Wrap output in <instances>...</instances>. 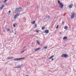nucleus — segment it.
<instances>
[{"label":"nucleus","instance_id":"2","mask_svg":"<svg viewBox=\"0 0 76 76\" xmlns=\"http://www.w3.org/2000/svg\"><path fill=\"white\" fill-rule=\"evenodd\" d=\"M22 9V8L21 7H19L17 8L15 10V11L16 13H18L19 12L20 10H21Z\"/></svg>","mask_w":76,"mask_h":76},{"label":"nucleus","instance_id":"1","mask_svg":"<svg viewBox=\"0 0 76 76\" xmlns=\"http://www.w3.org/2000/svg\"><path fill=\"white\" fill-rule=\"evenodd\" d=\"M58 3L59 4V7L60 8H63V7L64 6V5L63 4H62V3H60V1H58Z\"/></svg>","mask_w":76,"mask_h":76},{"label":"nucleus","instance_id":"14","mask_svg":"<svg viewBox=\"0 0 76 76\" xmlns=\"http://www.w3.org/2000/svg\"><path fill=\"white\" fill-rule=\"evenodd\" d=\"M67 37H65L63 38V39H67Z\"/></svg>","mask_w":76,"mask_h":76},{"label":"nucleus","instance_id":"23","mask_svg":"<svg viewBox=\"0 0 76 76\" xmlns=\"http://www.w3.org/2000/svg\"><path fill=\"white\" fill-rule=\"evenodd\" d=\"M24 51H24V50H23V51L21 52V53H24Z\"/></svg>","mask_w":76,"mask_h":76},{"label":"nucleus","instance_id":"37","mask_svg":"<svg viewBox=\"0 0 76 76\" xmlns=\"http://www.w3.org/2000/svg\"><path fill=\"white\" fill-rule=\"evenodd\" d=\"M17 24H15V25H17Z\"/></svg>","mask_w":76,"mask_h":76},{"label":"nucleus","instance_id":"16","mask_svg":"<svg viewBox=\"0 0 76 76\" xmlns=\"http://www.w3.org/2000/svg\"><path fill=\"white\" fill-rule=\"evenodd\" d=\"M35 21H34L33 22H32L31 24H35Z\"/></svg>","mask_w":76,"mask_h":76},{"label":"nucleus","instance_id":"15","mask_svg":"<svg viewBox=\"0 0 76 76\" xmlns=\"http://www.w3.org/2000/svg\"><path fill=\"white\" fill-rule=\"evenodd\" d=\"M11 58H12H12H7V60H10V59H11Z\"/></svg>","mask_w":76,"mask_h":76},{"label":"nucleus","instance_id":"25","mask_svg":"<svg viewBox=\"0 0 76 76\" xmlns=\"http://www.w3.org/2000/svg\"><path fill=\"white\" fill-rule=\"evenodd\" d=\"M48 19H49V18H50V16H48Z\"/></svg>","mask_w":76,"mask_h":76},{"label":"nucleus","instance_id":"34","mask_svg":"<svg viewBox=\"0 0 76 76\" xmlns=\"http://www.w3.org/2000/svg\"><path fill=\"white\" fill-rule=\"evenodd\" d=\"M35 27L36 28H37V25H35Z\"/></svg>","mask_w":76,"mask_h":76},{"label":"nucleus","instance_id":"29","mask_svg":"<svg viewBox=\"0 0 76 76\" xmlns=\"http://www.w3.org/2000/svg\"><path fill=\"white\" fill-rule=\"evenodd\" d=\"M10 12H11V11H9V13H10Z\"/></svg>","mask_w":76,"mask_h":76},{"label":"nucleus","instance_id":"21","mask_svg":"<svg viewBox=\"0 0 76 76\" xmlns=\"http://www.w3.org/2000/svg\"><path fill=\"white\" fill-rule=\"evenodd\" d=\"M58 26H59L58 25L57 26V27L56 28V29H58Z\"/></svg>","mask_w":76,"mask_h":76},{"label":"nucleus","instance_id":"10","mask_svg":"<svg viewBox=\"0 0 76 76\" xmlns=\"http://www.w3.org/2000/svg\"><path fill=\"white\" fill-rule=\"evenodd\" d=\"M25 58H18L19 61V60H23V59H24Z\"/></svg>","mask_w":76,"mask_h":76},{"label":"nucleus","instance_id":"12","mask_svg":"<svg viewBox=\"0 0 76 76\" xmlns=\"http://www.w3.org/2000/svg\"><path fill=\"white\" fill-rule=\"evenodd\" d=\"M45 26H44L43 27H42V30H43V29H45Z\"/></svg>","mask_w":76,"mask_h":76},{"label":"nucleus","instance_id":"5","mask_svg":"<svg viewBox=\"0 0 76 76\" xmlns=\"http://www.w3.org/2000/svg\"><path fill=\"white\" fill-rule=\"evenodd\" d=\"M19 13H17L14 16V19H16V18H17V17H18V16H19Z\"/></svg>","mask_w":76,"mask_h":76},{"label":"nucleus","instance_id":"30","mask_svg":"<svg viewBox=\"0 0 76 76\" xmlns=\"http://www.w3.org/2000/svg\"><path fill=\"white\" fill-rule=\"evenodd\" d=\"M54 60V59L53 58V59H52V61H53V60Z\"/></svg>","mask_w":76,"mask_h":76},{"label":"nucleus","instance_id":"4","mask_svg":"<svg viewBox=\"0 0 76 76\" xmlns=\"http://www.w3.org/2000/svg\"><path fill=\"white\" fill-rule=\"evenodd\" d=\"M62 57H67L68 55L67 54H63L61 55Z\"/></svg>","mask_w":76,"mask_h":76},{"label":"nucleus","instance_id":"27","mask_svg":"<svg viewBox=\"0 0 76 76\" xmlns=\"http://www.w3.org/2000/svg\"><path fill=\"white\" fill-rule=\"evenodd\" d=\"M36 32H38L39 31L38 30H37L36 31Z\"/></svg>","mask_w":76,"mask_h":76},{"label":"nucleus","instance_id":"3","mask_svg":"<svg viewBox=\"0 0 76 76\" xmlns=\"http://www.w3.org/2000/svg\"><path fill=\"white\" fill-rule=\"evenodd\" d=\"M75 14L74 12H73L72 14L71 15V19H73L74 18H75Z\"/></svg>","mask_w":76,"mask_h":76},{"label":"nucleus","instance_id":"7","mask_svg":"<svg viewBox=\"0 0 76 76\" xmlns=\"http://www.w3.org/2000/svg\"><path fill=\"white\" fill-rule=\"evenodd\" d=\"M45 33H46V34H48V33H49V31L48 30H46L45 31Z\"/></svg>","mask_w":76,"mask_h":76},{"label":"nucleus","instance_id":"8","mask_svg":"<svg viewBox=\"0 0 76 76\" xmlns=\"http://www.w3.org/2000/svg\"><path fill=\"white\" fill-rule=\"evenodd\" d=\"M39 50H41V49L40 48H38L35 50V51H38Z\"/></svg>","mask_w":76,"mask_h":76},{"label":"nucleus","instance_id":"13","mask_svg":"<svg viewBox=\"0 0 76 76\" xmlns=\"http://www.w3.org/2000/svg\"><path fill=\"white\" fill-rule=\"evenodd\" d=\"M3 7H4V5H3L0 8V9H1V10H2V9H3Z\"/></svg>","mask_w":76,"mask_h":76},{"label":"nucleus","instance_id":"35","mask_svg":"<svg viewBox=\"0 0 76 76\" xmlns=\"http://www.w3.org/2000/svg\"><path fill=\"white\" fill-rule=\"evenodd\" d=\"M37 7L38 9V6H37Z\"/></svg>","mask_w":76,"mask_h":76},{"label":"nucleus","instance_id":"17","mask_svg":"<svg viewBox=\"0 0 76 76\" xmlns=\"http://www.w3.org/2000/svg\"><path fill=\"white\" fill-rule=\"evenodd\" d=\"M65 29H67V26H65L64 28Z\"/></svg>","mask_w":76,"mask_h":76},{"label":"nucleus","instance_id":"26","mask_svg":"<svg viewBox=\"0 0 76 76\" xmlns=\"http://www.w3.org/2000/svg\"><path fill=\"white\" fill-rule=\"evenodd\" d=\"M53 58V57H50L49 58V59H51V58Z\"/></svg>","mask_w":76,"mask_h":76},{"label":"nucleus","instance_id":"39","mask_svg":"<svg viewBox=\"0 0 76 76\" xmlns=\"http://www.w3.org/2000/svg\"><path fill=\"white\" fill-rule=\"evenodd\" d=\"M65 58H66V57H65Z\"/></svg>","mask_w":76,"mask_h":76},{"label":"nucleus","instance_id":"28","mask_svg":"<svg viewBox=\"0 0 76 76\" xmlns=\"http://www.w3.org/2000/svg\"><path fill=\"white\" fill-rule=\"evenodd\" d=\"M19 67L18 66V67H16V68H19Z\"/></svg>","mask_w":76,"mask_h":76},{"label":"nucleus","instance_id":"18","mask_svg":"<svg viewBox=\"0 0 76 76\" xmlns=\"http://www.w3.org/2000/svg\"><path fill=\"white\" fill-rule=\"evenodd\" d=\"M23 66V64H21V65H20L19 66V68H20V67H22V66Z\"/></svg>","mask_w":76,"mask_h":76},{"label":"nucleus","instance_id":"38","mask_svg":"<svg viewBox=\"0 0 76 76\" xmlns=\"http://www.w3.org/2000/svg\"><path fill=\"white\" fill-rule=\"evenodd\" d=\"M26 20V18H25Z\"/></svg>","mask_w":76,"mask_h":76},{"label":"nucleus","instance_id":"20","mask_svg":"<svg viewBox=\"0 0 76 76\" xmlns=\"http://www.w3.org/2000/svg\"><path fill=\"white\" fill-rule=\"evenodd\" d=\"M7 1V0H5L4 1V3H6V1Z\"/></svg>","mask_w":76,"mask_h":76},{"label":"nucleus","instance_id":"11","mask_svg":"<svg viewBox=\"0 0 76 76\" xmlns=\"http://www.w3.org/2000/svg\"><path fill=\"white\" fill-rule=\"evenodd\" d=\"M37 42V43L38 45H39L40 44V43H39V42L38 41V40H37L36 41Z\"/></svg>","mask_w":76,"mask_h":76},{"label":"nucleus","instance_id":"9","mask_svg":"<svg viewBox=\"0 0 76 76\" xmlns=\"http://www.w3.org/2000/svg\"><path fill=\"white\" fill-rule=\"evenodd\" d=\"M14 61H19V58H15L14 59Z\"/></svg>","mask_w":76,"mask_h":76},{"label":"nucleus","instance_id":"24","mask_svg":"<svg viewBox=\"0 0 76 76\" xmlns=\"http://www.w3.org/2000/svg\"><path fill=\"white\" fill-rule=\"evenodd\" d=\"M13 26H14V27H16V26L15 25V24H14Z\"/></svg>","mask_w":76,"mask_h":76},{"label":"nucleus","instance_id":"22","mask_svg":"<svg viewBox=\"0 0 76 76\" xmlns=\"http://www.w3.org/2000/svg\"><path fill=\"white\" fill-rule=\"evenodd\" d=\"M7 31L8 32H9V31H10V29H8L7 30Z\"/></svg>","mask_w":76,"mask_h":76},{"label":"nucleus","instance_id":"6","mask_svg":"<svg viewBox=\"0 0 76 76\" xmlns=\"http://www.w3.org/2000/svg\"><path fill=\"white\" fill-rule=\"evenodd\" d=\"M73 6V4H70L69 6V8H72V6Z\"/></svg>","mask_w":76,"mask_h":76},{"label":"nucleus","instance_id":"36","mask_svg":"<svg viewBox=\"0 0 76 76\" xmlns=\"http://www.w3.org/2000/svg\"><path fill=\"white\" fill-rule=\"evenodd\" d=\"M16 33H15V35H16Z\"/></svg>","mask_w":76,"mask_h":76},{"label":"nucleus","instance_id":"31","mask_svg":"<svg viewBox=\"0 0 76 76\" xmlns=\"http://www.w3.org/2000/svg\"><path fill=\"white\" fill-rule=\"evenodd\" d=\"M54 56H51V57H53Z\"/></svg>","mask_w":76,"mask_h":76},{"label":"nucleus","instance_id":"19","mask_svg":"<svg viewBox=\"0 0 76 76\" xmlns=\"http://www.w3.org/2000/svg\"><path fill=\"white\" fill-rule=\"evenodd\" d=\"M48 47L47 46L45 47H44V48H45V49H47Z\"/></svg>","mask_w":76,"mask_h":76},{"label":"nucleus","instance_id":"32","mask_svg":"<svg viewBox=\"0 0 76 76\" xmlns=\"http://www.w3.org/2000/svg\"><path fill=\"white\" fill-rule=\"evenodd\" d=\"M59 34L60 35H61V32H60V33H59Z\"/></svg>","mask_w":76,"mask_h":76},{"label":"nucleus","instance_id":"33","mask_svg":"<svg viewBox=\"0 0 76 76\" xmlns=\"http://www.w3.org/2000/svg\"><path fill=\"white\" fill-rule=\"evenodd\" d=\"M62 24L63 25V24H64V22H62Z\"/></svg>","mask_w":76,"mask_h":76}]
</instances>
